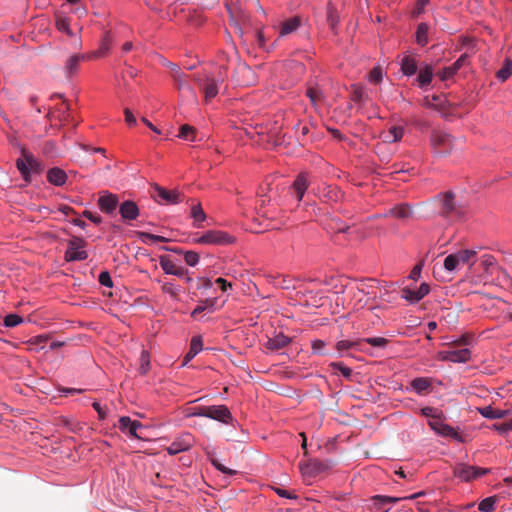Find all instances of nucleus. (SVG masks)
Instances as JSON below:
<instances>
[{
    "label": "nucleus",
    "instance_id": "f257e3e1",
    "mask_svg": "<svg viewBox=\"0 0 512 512\" xmlns=\"http://www.w3.org/2000/svg\"><path fill=\"white\" fill-rule=\"evenodd\" d=\"M432 150L438 155H447L454 148V138L444 130H433L430 136Z\"/></svg>",
    "mask_w": 512,
    "mask_h": 512
},
{
    "label": "nucleus",
    "instance_id": "f03ea898",
    "mask_svg": "<svg viewBox=\"0 0 512 512\" xmlns=\"http://www.w3.org/2000/svg\"><path fill=\"white\" fill-rule=\"evenodd\" d=\"M468 344V337L462 336L460 339L451 343V348L443 352V360L463 363L470 359L471 352L468 348H460L461 345Z\"/></svg>",
    "mask_w": 512,
    "mask_h": 512
},
{
    "label": "nucleus",
    "instance_id": "7ed1b4c3",
    "mask_svg": "<svg viewBox=\"0 0 512 512\" xmlns=\"http://www.w3.org/2000/svg\"><path fill=\"white\" fill-rule=\"evenodd\" d=\"M196 83L204 94V100L209 103L214 99L219 92V83L223 81L222 77H210L207 75H197L195 78Z\"/></svg>",
    "mask_w": 512,
    "mask_h": 512
},
{
    "label": "nucleus",
    "instance_id": "20e7f679",
    "mask_svg": "<svg viewBox=\"0 0 512 512\" xmlns=\"http://www.w3.org/2000/svg\"><path fill=\"white\" fill-rule=\"evenodd\" d=\"M234 241L235 238L233 236L220 230H208L200 237L194 239V243L206 245H228Z\"/></svg>",
    "mask_w": 512,
    "mask_h": 512
},
{
    "label": "nucleus",
    "instance_id": "39448f33",
    "mask_svg": "<svg viewBox=\"0 0 512 512\" xmlns=\"http://www.w3.org/2000/svg\"><path fill=\"white\" fill-rule=\"evenodd\" d=\"M489 472L488 468H479L459 463L454 467V475L462 481H471Z\"/></svg>",
    "mask_w": 512,
    "mask_h": 512
},
{
    "label": "nucleus",
    "instance_id": "423d86ee",
    "mask_svg": "<svg viewBox=\"0 0 512 512\" xmlns=\"http://www.w3.org/2000/svg\"><path fill=\"white\" fill-rule=\"evenodd\" d=\"M84 244L85 242L81 238H73L72 240H70L68 248L65 252V260L71 262L82 261L87 259V252L85 250H82Z\"/></svg>",
    "mask_w": 512,
    "mask_h": 512
},
{
    "label": "nucleus",
    "instance_id": "0eeeda50",
    "mask_svg": "<svg viewBox=\"0 0 512 512\" xmlns=\"http://www.w3.org/2000/svg\"><path fill=\"white\" fill-rule=\"evenodd\" d=\"M172 77L179 92L183 96L185 95L186 97L191 98L194 102H197L195 90L186 83L185 75L176 65H172Z\"/></svg>",
    "mask_w": 512,
    "mask_h": 512
},
{
    "label": "nucleus",
    "instance_id": "6e6552de",
    "mask_svg": "<svg viewBox=\"0 0 512 512\" xmlns=\"http://www.w3.org/2000/svg\"><path fill=\"white\" fill-rule=\"evenodd\" d=\"M16 166L24 178H27L39 168V164L34 156L26 151H23L21 157L17 159Z\"/></svg>",
    "mask_w": 512,
    "mask_h": 512
},
{
    "label": "nucleus",
    "instance_id": "1a4fd4ad",
    "mask_svg": "<svg viewBox=\"0 0 512 512\" xmlns=\"http://www.w3.org/2000/svg\"><path fill=\"white\" fill-rule=\"evenodd\" d=\"M207 418L219 421L224 424H230L233 421V416L225 405H212L207 406Z\"/></svg>",
    "mask_w": 512,
    "mask_h": 512
},
{
    "label": "nucleus",
    "instance_id": "9d476101",
    "mask_svg": "<svg viewBox=\"0 0 512 512\" xmlns=\"http://www.w3.org/2000/svg\"><path fill=\"white\" fill-rule=\"evenodd\" d=\"M55 25L59 32L64 33L69 37H73L81 30V26L78 24L71 27L70 19L60 12L55 14Z\"/></svg>",
    "mask_w": 512,
    "mask_h": 512
},
{
    "label": "nucleus",
    "instance_id": "9b49d317",
    "mask_svg": "<svg viewBox=\"0 0 512 512\" xmlns=\"http://www.w3.org/2000/svg\"><path fill=\"white\" fill-rule=\"evenodd\" d=\"M300 26L301 18L299 16H293L280 21L274 28L278 31L280 37H284L297 31Z\"/></svg>",
    "mask_w": 512,
    "mask_h": 512
},
{
    "label": "nucleus",
    "instance_id": "f8f14e48",
    "mask_svg": "<svg viewBox=\"0 0 512 512\" xmlns=\"http://www.w3.org/2000/svg\"><path fill=\"white\" fill-rule=\"evenodd\" d=\"M429 291V285L427 283H422L416 290H412L407 287L403 288L401 291V297L410 303H416L423 299L429 293Z\"/></svg>",
    "mask_w": 512,
    "mask_h": 512
},
{
    "label": "nucleus",
    "instance_id": "ddd939ff",
    "mask_svg": "<svg viewBox=\"0 0 512 512\" xmlns=\"http://www.w3.org/2000/svg\"><path fill=\"white\" fill-rule=\"evenodd\" d=\"M192 447V436L190 434H184L179 438L175 439L170 446L167 447V452L170 455H176L180 452L189 450Z\"/></svg>",
    "mask_w": 512,
    "mask_h": 512
},
{
    "label": "nucleus",
    "instance_id": "4468645a",
    "mask_svg": "<svg viewBox=\"0 0 512 512\" xmlns=\"http://www.w3.org/2000/svg\"><path fill=\"white\" fill-rule=\"evenodd\" d=\"M119 213L123 220L131 221L139 216V208L134 201L127 200L120 204Z\"/></svg>",
    "mask_w": 512,
    "mask_h": 512
},
{
    "label": "nucleus",
    "instance_id": "2eb2a0df",
    "mask_svg": "<svg viewBox=\"0 0 512 512\" xmlns=\"http://www.w3.org/2000/svg\"><path fill=\"white\" fill-rule=\"evenodd\" d=\"M160 267L166 274H171L178 277H184L187 274V270L185 268L176 265L172 260H170L167 257H161Z\"/></svg>",
    "mask_w": 512,
    "mask_h": 512
},
{
    "label": "nucleus",
    "instance_id": "dca6fc26",
    "mask_svg": "<svg viewBox=\"0 0 512 512\" xmlns=\"http://www.w3.org/2000/svg\"><path fill=\"white\" fill-rule=\"evenodd\" d=\"M434 70L431 65H425L420 68L416 82L419 88L426 89L432 82Z\"/></svg>",
    "mask_w": 512,
    "mask_h": 512
},
{
    "label": "nucleus",
    "instance_id": "f3484780",
    "mask_svg": "<svg viewBox=\"0 0 512 512\" xmlns=\"http://www.w3.org/2000/svg\"><path fill=\"white\" fill-rule=\"evenodd\" d=\"M400 66H401V72L405 76H413L416 73L417 68H418V60H417L416 56L406 54L403 56V58L400 62Z\"/></svg>",
    "mask_w": 512,
    "mask_h": 512
},
{
    "label": "nucleus",
    "instance_id": "a211bd4d",
    "mask_svg": "<svg viewBox=\"0 0 512 512\" xmlns=\"http://www.w3.org/2000/svg\"><path fill=\"white\" fill-rule=\"evenodd\" d=\"M440 203L442 207V214L449 215L452 213H458L459 208L457 206L454 194H441Z\"/></svg>",
    "mask_w": 512,
    "mask_h": 512
},
{
    "label": "nucleus",
    "instance_id": "6ab92c4d",
    "mask_svg": "<svg viewBox=\"0 0 512 512\" xmlns=\"http://www.w3.org/2000/svg\"><path fill=\"white\" fill-rule=\"evenodd\" d=\"M101 211L111 214L116 210L118 198L115 194H104L98 200Z\"/></svg>",
    "mask_w": 512,
    "mask_h": 512
},
{
    "label": "nucleus",
    "instance_id": "aec40b11",
    "mask_svg": "<svg viewBox=\"0 0 512 512\" xmlns=\"http://www.w3.org/2000/svg\"><path fill=\"white\" fill-rule=\"evenodd\" d=\"M190 217L193 219V227L203 228V223L207 219V215L204 212L201 203H195L191 206Z\"/></svg>",
    "mask_w": 512,
    "mask_h": 512
},
{
    "label": "nucleus",
    "instance_id": "412c9836",
    "mask_svg": "<svg viewBox=\"0 0 512 512\" xmlns=\"http://www.w3.org/2000/svg\"><path fill=\"white\" fill-rule=\"evenodd\" d=\"M291 338L282 334V333H279L277 334L276 336H274L273 338H269L267 343H266V348L269 349V350H273V351H276V350H279V349H282L286 346H288L291 342Z\"/></svg>",
    "mask_w": 512,
    "mask_h": 512
},
{
    "label": "nucleus",
    "instance_id": "4be33fe9",
    "mask_svg": "<svg viewBox=\"0 0 512 512\" xmlns=\"http://www.w3.org/2000/svg\"><path fill=\"white\" fill-rule=\"evenodd\" d=\"M88 60L87 54H75L68 58L65 70L69 76H72L78 72L80 63L82 61Z\"/></svg>",
    "mask_w": 512,
    "mask_h": 512
},
{
    "label": "nucleus",
    "instance_id": "5701e85b",
    "mask_svg": "<svg viewBox=\"0 0 512 512\" xmlns=\"http://www.w3.org/2000/svg\"><path fill=\"white\" fill-rule=\"evenodd\" d=\"M47 180L55 186H62L66 183L67 174L60 168H52L47 172Z\"/></svg>",
    "mask_w": 512,
    "mask_h": 512
},
{
    "label": "nucleus",
    "instance_id": "b1692460",
    "mask_svg": "<svg viewBox=\"0 0 512 512\" xmlns=\"http://www.w3.org/2000/svg\"><path fill=\"white\" fill-rule=\"evenodd\" d=\"M476 255L477 250L475 249H463L456 252L459 265L468 264L470 268L475 263Z\"/></svg>",
    "mask_w": 512,
    "mask_h": 512
},
{
    "label": "nucleus",
    "instance_id": "393cba45",
    "mask_svg": "<svg viewBox=\"0 0 512 512\" xmlns=\"http://www.w3.org/2000/svg\"><path fill=\"white\" fill-rule=\"evenodd\" d=\"M477 411L488 419H502L509 413L507 410L494 409L492 406L479 407Z\"/></svg>",
    "mask_w": 512,
    "mask_h": 512
},
{
    "label": "nucleus",
    "instance_id": "a878e982",
    "mask_svg": "<svg viewBox=\"0 0 512 512\" xmlns=\"http://www.w3.org/2000/svg\"><path fill=\"white\" fill-rule=\"evenodd\" d=\"M336 349L340 353H343L346 350L365 351V349L363 347V341H360V339L355 340V341L340 340L336 344Z\"/></svg>",
    "mask_w": 512,
    "mask_h": 512
},
{
    "label": "nucleus",
    "instance_id": "bb28decb",
    "mask_svg": "<svg viewBox=\"0 0 512 512\" xmlns=\"http://www.w3.org/2000/svg\"><path fill=\"white\" fill-rule=\"evenodd\" d=\"M404 135V128L401 126H392L388 131L382 134L385 142L393 143L402 139Z\"/></svg>",
    "mask_w": 512,
    "mask_h": 512
},
{
    "label": "nucleus",
    "instance_id": "cd10ccee",
    "mask_svg": "<svg viewBox=\"0 0 512 512\" xmlns=\"http://www.w3.org/2000/svg\"><path fill=\"white\" fill-rule=\"evenodd\" d=\"M202 340L200 337H193L190 343V349L183 359V364L186 365L202 350Z\"/></svg>",
    "mask_w": 512,
    "mask_h": 512
},
{
    "label": "nucleus",
    "instance_id": "c85d7f7f",
    "mask_svg": "<svg viewBox=\"0 0 512 512\" xmlns=\"http://www.w3.org/2000/svg\"><path fill=\"white\" fill-rule=\"evenodd\" d=\"M424 494V492H419V493H415L411 496H408V497H405L404 499H415L419 496H422ZM402 498H395V497H389V496H381V495H377V496H374L371 498V501L375 504V505H386V504H389V503H396L398 501H400Z\"/></svg>",
    "mask_w": 512,
    "mask_h": 512
},
{
    "label": "nucleus",
    "instance_id": "c756f323",
    "mask_svg": "<svg viewBox=\"0 0 512 512\" xmlns=\"http://www.w3.org/2000/svg\"><path fill=\"white\" fill-rule=\"evenodd\" d=\"M411 387L418 393H427L431 388V381L428 378L419 377L411 382Z\"/></svg>",
    "mask_w": 512,
    "mask_h": 512
},
{
    "label": "nucleus",
    "instance_id": "7c9ffc66",
    "mask_svg": "<svg viewBox=\"0 0 512 512\" xmlns=\"http://www.w3.org/2000/svg\"><path fill=\"white\" fill-rule=\"evenodd\" d=\"M154 200L160 205L177 204L181 201L180 194H156Z\"/></svg>",
    "mask_w": 512,
    "mask_h": 512
},
{
    "label": "nucleus",
    "instance_id": "2f4dec72",
    "mask_svg": "<svg viewBox=\"0 0 512 512\" xmlns=\"http://www.w3.org/2000/svg\"><path fill=\"white\" fill-rule=\"evenodd\" d=\"M481 265L488 275H492L496 271V267H498L495 257L490 254H485L481 257Z\"/></svg>",
    "mask_w": 512,
    "mask_h": 512
},
{
    "label": "nucleus",
    "instance_id": "473e14b6",
    "mask_svg": "<svg viewBox=\"0 0 512 512\" xmlns=\"http://www.w3.org/2000/svg\"><path fill=\"white\" fill-rule=\"evenodd\" d=\"M326 465L319 460H312L307 465H300V469L304 474H314L323 471Z\"/></svg>",
    "mask_w": 512,
    "mask_h": 512
},
{
    "label": "nucleus",
    "instance_id": "72a5a7b5",
    "mask_svg": "<svg viewBox=\"0 0 512 512\" xmlns=\"http://www.w3.org/2000/svg\"><path fill=\"white\" fill-rule=\"evenodd\" d=\"M309 187V177L306 173H301L293 182L295 192H305Z\"/></svg>",
    "mask_w": 512,
    "mask_h": 512
},
{
    "label": "nucleus",
    "instance_id": "f704fd0d",
    "mask_svg": "<svg viewBox=\"0 0 512 512\" xmlns=\"http://www.w3.org/2000/svg\"><path fill=\"white\" fill-rule=\"evenodd\" d=\"M137 235H138L139 239L145 244L155 243V242L165 243L168 241V239L163 236L154 235V234H151L148 232H137Z\"/></svg>",
    "mask_w": 512,
    "mask_h": 512
},
{
    "label": "nucleus",
    "instance_id": "c9c22d12",
    "mask_svg": "<svg viewBox=\"0 0 512 512\" xmlns=\"http://www.w3.org/2000/svg\"><path fill=\"white\" fill-rule=\"evenodd\" d=\"M512 74V59H506L503 66L497 71V78L504 82Z\"/></svg>",
    "mask_w": 512,
    "mask_h": 512
},
{
    "label": "nucleus",
    "instance_id": "e433bc0d",
    "mask_svg": "<svg viewBox=\"0 0 512 512\" xmlns=\"http://www.w3.org/2000/svg\"><path fill=\"white\" fill-rule=\"evenodd\" d=\"M416 42L421 46L428 43V26L425 23H421L417 27Z\"/></svg>",
    "mask_w": 512,
    "mask_h": 512
},
{
    "label": "nucleus",
    "instance_id": "4c0bfd02",
    "mask_svg": "<svg viewBox=\"0 0 512 512\" xmlns=\"http://www.w3.org/2000/svg\"><path fill=\"white\" fill-rule=\"evenodd\" d=\"M178 136L184 140L194 141L196 138V130L192 126L184 124L180 128Z\"/></svg>",
    "mask_w": 512,
    "mask_h": 512
},
{
    "label": "nucleus",
    "instance_id": "58836bf2",
    "mask_svg": "<svg viewBox=\"0 0 512 512\" xmlns=\"http://www.w3.org/2000/svg\"><path fill=\"white\" fill-rule=\"evenodd\" d=\"M140 366L139 372L142 375H145L150 369V355L148 351L142 350L140 358H139Z\"/></svg>",
    "mask_w": 512,
    "mask_h": 512
},
{
    "label": "nucleus",
    "instance_id": "ea45409f",
    "mask_svg": "<svg viewBox=\"0 0 512 512\" xmlns=\"http://www.w3.org/2000/svg\"><path fill=\"white\" fill-rule=\"evenodd\" d=\"M360 341H363V344L366 343L376 348H384L388 344V339L384 337H368L360 339Z\"/></svg>",
    "mask_w": 512,
    "mask_h": 512
},
{
    "label": "nucleus",
    "instance_id": "a19ab883",
    "mask_svg": "<svg viewBox=\"0 0 512 512\" xmlns=\"http://www.w3.org/2000/svg\"><path fill=\"white\" fill-rule=\"evenodd\" d=\"M495 503H496V497H494V496L487 497L479 503L478 509L481 512H493Z\"/></svg>",
    "mask_w": 512,
    "mask_h": 512
},
{
    "label": "nucleus",
    "instance_id": "79ce46f5",
    "mask_svg": "<svg viewBox=\"0 0 512 512\" xmlns=\"http://www.w3.org/2000/svg\"><path fill=\"white\" fill-rule=\"evenodd\" d=\"M109 48L110 47H109L108 41L105 40L102 42V44L100 45L98 50L93 51L91 53H87V59L92 60V59L102 57L108 53Z\"/></svg>",
    "mask_w": 512,
    "mask_h": 512
},
{
    "label": "nucleus",
    "instance_id": "37998d69",
    "mask_svg": "<svg viewBox=\"0 0 512 512\" xmlns=\"http://www.w3.org/2000/svg\"><path fill=\"white\" fill-rule=\"evenodd\" d=\"M457 72L458 71H456L455 67L453 65H450L438 71L437 76L441 81H446L451 79L454 75H456Z\"/></svg>",
    "mask_w": 512,
    "mask_h": 512
},
{
    "label": "nucleus",
    "instance_id": "c03bdc74",
    "mask_svg": "<svg viewBox=\"0 0 512 512\" xmlns=\"http://www.w3.org/2000/svg\"><path fill=\"white\" fill-rule=\"evenodd\" d=\"M458 266H459V263H458V259H457V256H456V252L452 253V254H449L445 258V260H444V268L447 271L452 272V271L456 270Z\"/></svg>",
    "mask_w": 512,
    "mask_h": 512
},
{
    "label": "nucleus",
    "instance_id": "a18cd8bd",
    "mask_svg": "<svg viewBox=\"0 0 512 512\" xmlns=\"http://www.w3.org/2000/svg\"><path fill=\"white\" fill-rule=\"evenodd\" d=\"M439 434L445 437H451L457 441H462V438L458 434V432L453 427L447 424H444V426L441 427V431L439 432Z\"/></svg>",
    "mask_w": 512,
    "mask_h": 512
},
{
    "label": "nucleus",
    "instance_id": "49530a36",
    "mask_svg": "<svg viewBox=\"0 0 512 512\" xmlns=\"http://www.w3.org/2000/svg\"><path fill=\"white\" fill-rule=\"evenodd\" d=\"M23 319L21 316L17 314H8L4 317V325L6 327H16L20 323H22Z\"/></svg>",
    "mask_w": 512,
    "mask_h": 512
},
{
    "label": "nucleus",
    "instance_id": "de8ad7c7",
    "mask_svg": "<svg viewBox=\"0 0 512 512\" xmlns=\"http://www.w3.org/2000/svg\"><path fill=\"white\" fill-rule=\"evenodd\" d=\"M382 79H383V72L379 66L374 67L368 75V80L371 83L377 84V83L381 82Z\"/></svg>",
    "mask_w": 512,
    "mask_h": 512
},
{
    "label": "nucleus",
    "instance_id": "09e8293b",
    "mask_svg": "<svg viewBox=\"0 0 512 512\" xmlns=\"http://www.w3.org/2000/svg\"><path fill=\"white\" fill-rule=\"evenodd\" d=\"M162 291L164 293H167L169 294L171 297L173 298H177L179 292H180V288L175 286L173 283L171 282H165L163 285H162Z\"/></svg>",
    "mask_w": 512,
    "mask_h": 512
},
{
    "label": "nucleus",
    "instance_id": "8fccbe9b",
    "mask_svg": "<svg viewBox=\"0 0 512 512\" xmlns=\"http://www.w3.org/2000/svg\"><path fill=\"white\" fill-rule=\"evenodd\" d=\"M327 21L332 29H334L338 23V16L336 15L335 9L331 5H329L327 9Z\"/></svg>",
    "mask_w": 512,
    "mask_h": 512
},
{
    "label": "nucleus",
    "instance_id": "3c124183",
    "mask_svg": "<svg viewBox=\"0 0 512 512\" xmlns=\"http://www.w3.org/2000/svg\"><path fill=\"white\" fill-rule=\"evenodd\" d=\"M307 96L310 98L311 102L316 105L321 99V92L317 88L310 87L307 89Z\"/></svg>",
    "mask_w": 512,
    "mask_h": 512
},
{
    "label": "nucleus",
    "instance_id": "603ef678",
    "mask_svg": "<svg viewBox=\"0 0 512 512\" xmlns=\"http://www.w3.org/2000/svg\"><path fill=\"white\" fill-rule=\"evenodd\" d=\"M393 213L399 218H407L411 214V209L407 205H401L396 207Z\"/></svg>",
    "mask_w": 512,
    "mask_h": 512
},
{
    "label": "nucleus",
    "instance_id": "864d4df0",
    "mask_svg": "<svg viewBox=\"0 0 512 512\" xmlns=\"http://www.w3.org/2000/svg\"><path fill=\"white\" fill-rule=\"evenodd\" d=\"M184 259L189 266H195L199 261V255L194 251H187Z\"/></svg>",
    "mask_w": 512,
    "mask_h": 512
},
{
    "label": "nucleus",
    "instance_id": "5fc2aeb1",
    "mask_svg": "<svg viewBox=\"0 0 512 512\" xmlns=\"http://www.w3.org/2000/svg\"><path fill=\"white\" fill-rule=\"evenodd\" d=\"M492 428L499 432L500 434L505 435L512 430L511 421L501 424H493Z\"/></svg>",
    "mask_w": 512,
    "mask_h": 512
},
{
    "label": "nucleus",
    "instance_id": "6e6d98bb",
    "mask_svg": "<svg viewBox=\"0 0 512 512\" xmlns=\"http://www.w3.org/2000/svg\"><path fill=\"white\" fill-rule=\"evenodd\" d=\"M68 109H69L68 104L64 100H62L61 105L57 110L61 114V116L56 115V111L51 112L50 115L52 118L58 117L59 121H63V120H65L64 114L68 111Z\"/></svg>",
    "mask_w": 512,
    "mask_h": 512
},
{
    "label": "nucleus",
    "instance_id": "4d7b16f0",
    "mask_svg": "<svg viewBox=\"0 0 512 512\" xmlns=\"http://www.w3.org/2000/svg\"><path fill=\"white\" fill-rule=\"evenodd\" d=\"M331 366L334 368V369H337L341 372V374L346 377V378H349L352 374V369L345 366L343 363L341 362H337V363H332Z\"/></svg>",
    "mask_w": 512,
    "mask_h": 512
},
{
    "label": "nucleus",
    "instance_id": "13d9d810",
    "mask_svg": "<svg viewBox=\"0 0 512 512\" xmlns=\"http://www.w3.org/2000/svg\"><path fill=\"white\" fill-rule=\"evenodd\" d=\"M98 280H99L100 284L103 286H106V287L113 286V282H112L111 276L108 271H102L99 274Z\"/></svg>",
    "mask_w": 512,
    "mask_h": 512
},
{
    "label": "nucleus",
    "instance_id": "bf43d9fd",
    "mask_svg": "<svg viewBox=\"0 0 512 512\" xmlns=\"http://www.w3.org/2000/svg\"><path fill=\"white\" fill-rule=\"evenodd\" d=\"M188 417H207V406H199L192 408L190 412L187 413Z\"/></svg>",
    "mask_w": 512,
    "mask_h": 512
},
{
    "label": "nucleus",
    "instance_id": "052dcab7",
    "mask_svg": "<svg viewBox=\"0 0 512 512\" xmlns=\"http://www.w3.org/2000/svg\"><path fill=\"white\" fill-rule=\"evenodd\" d=\"M496 272L498 274V279L506 284L511 283V277L506 269L501 266L496 267Z\"/></svg>",
    "mask_w": 512,
    "mask_h": 512
},
{
    "label": "nucleus",
    "instance_id": "680f3d73",
    "mask_svg": "<svg viewBox=\"0 0 512 512\" xmlns=\"http://www.w3.org/2000/svg\"><path fill=\"white\" fill-rule=\"evenodd\" d=\"M276 179L283 180L281 177H278V176H270L269 178L266 179L268 191L279 190V189L284 190L285 189V187L280 186V184H276L275 186H273V183Z\"/></svg>",
    "mask_w": 512,
    "mask_h": 512
},
{
    "label": "nucleus",
    "instance_id": "e2e57ef3",
    "mask_svg": "<svg viewBox=\"0 0 512 512\" xmlns=\"http://www.w3.org/2000/svg\"><path fill=\"white\" fill-rule=\"evenodd\" d=\"M212 464L213 466L218 469L219 471L223 472L224 474H227V475H235L237 472L235 470H232L230 468H227L226 466H224L223 464H221L218 460L216 459H213L212 460Z\"/></svg>",
    "mask_w": 512,
    "mask_h": 512
},
{
    "label": "nucleus",
    "instance_id": "0e129e2a",
    "mask_svg": "<svg viewBox=\"0 0 512 512\" xmlns=\"http://www.w3.org/2000/svg\"><path fill=\"white\" fill-rule=\"evenodd\" d=\"M353 99L355 101L361 102L365 95L364 89L361 86L353 85Z\"/></svg>",
    "mask_w": 512,
    "mask_h": 512
},
{
    "label": "nucleus",
    "instance_id": "69168bd1",
    "mask_svg": "<svg viewBox=\"0 0 512 512\" xmlns=\"http://www.w3.org/2000/svg\"><path fill=\"white\" fill-rule=\"evenodd\" d=\"M422 268H423V263L422 262L416 264L413 267V269L411 270V272L409 274V278L412 279V280H418L420 275H421Z\"/></svg>",
    "mask_w": 512,
    "mask_h": 512
},
{
    "label": "nucleus",
    "instance_id": "338daca9",
    "mask_svg": "<svg viewBox=\"0 0 512 512\" xmlns=\"http://www.w3.org/2000/svg\"><path fill=\"white\" fill-rule=\"evenodd\" d=\"M429 1L430 0H417L415 8L413 10V14L415 16L421 14L424 11L426 5L429 3Z\"/></svg>",
    "mask_w": 512,
    "mask_h": 512
},
{
    "label": "nucleus",
    "instance_id": "774afa93",
    "mask_svg": "<svg viewBox=\"0 0 512 512\" xmlns=\"http://www.w3.org/2000/svg\"><path fill=\"white\" fill-rule=\"evenodd\" d=\"M469 54L466 52L462 54L452 65L455 67L456 71H459L467 62Z\"/></svg>",
    "mask_w": 512,
    "mask_h": 512
}]
</instances>
